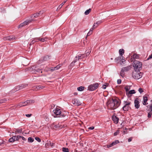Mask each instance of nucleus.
Here are the masks:
<instances>
[{
	"label": "nucleus",
	"mask_w": 152,
	"mask_h": 152,
	"mask_svg": "<svg viewBox=\"0 0 152 152\" xmlns=\"http://www.w3.org/2000/svg\"><path fill=\"white\" fill-rule=\"evenodd\" d=\"M121 101L119 99H112L108 101L107 105L109 108L112 110H114L120 105Z\"/></svg>",
	"instance_id": "nucleus-1"
},
{
	"label": "nucleus",
	"mask_w": 152,
	"mask_h": 152,
	"mask_svg": "<svg viewBox=\"0 0 152 152\" xmlns=\"http://www.w3.org/2000/svg\"><path fill=\"white\" fill-rule=\"evenodd\" d=\"M44 68V66L42 65L40 66L34 65L30 68L29 70L32 73H36L37 72L42 73V69Z\"/></svg>",
	"instance_id": "nucleus-2"
},
{
	"label": "nucleus",
	"mask_w": 152,
	"mask_h": 152,
	"mask_svg": "<svg viewBox=\"0 0 152 152\" xmlns=\"http://www.w3.org/2000/svg\"><path fill=\"white\" fill-rule=\"evenodd\" d=\"M54 114L53 115L54 117H64L66 116V114L63 112H62L60 109L56 108L53 110Z\"/></svg>",
	"instance_id": "nucleus-3"
},
{
	"label": "nucleus",
	"mask_w": 152,
	"mask_h": 152,
	"mask_svg": "<svg viewBox=\"0 0 152 152\" xmlns=\"http://www.w3.org/2000/svg\"><path fill=\"white\" fill-rule=\"evenodd\" d=\"M133 65L135 71H140L142 69V63L139 61L134 60L133 62Z\"/></svg>",
	"instance_id": "nucleus-4"
},
{
	"label": "nucleus",
	"mask_w": 152,
	"mask_h": 152,
	"mask_svg": "<svg viewBox=\"0 0 152 152\" xmlns=\"http://www.w3.org/2000/svg\"><path fill=\"white\" fill-rule=\"evenodd\" d=\"M143 75V73L140 71H135L132 73L133 77L135 79H138L142 77Z\"/></svg>",
	"instance_id": "nucleus-5"
},
{
	"label": "nucleus",
	"mask_w": 152,
	"mask_h": 152,
	"mask_svg": "<svg viewBox=\"0 0 152 152\" xmlns=\"http://www.w3.org/2000/svg\"><path fill=\"white\" fill-rule=\"evenodd\" d=\"M99 85V84L97 83L91 85L88 87V90L90 91H93L98 88Z\"/></svg>",
	"instance_id": "nucleus-6"
},
{
	"label": "nucleus",
	"mask_w": 152,
	"mask_h": 152,
	"mask_svg": "<svg viewBox=\"0 0 152 152\" xmlns=\"http://www.w3.org/2000/svg\"><path fill=\"white\" fill-rule=\"evenodd\" d=\"M33 20V19H31L30 20H26L23 23H21L19 26H18V28H19L20 27H23L28 24L29 23H30Z\"/></svg>",
	"instance_id": "nucleus-7"
},
{
	"label": "nucleus",
	"mask_w": 152,
	"mask_h": 152,
	"mask_svg": "<svg viewBox=\"0 0 152 152\" xmlns=\"http://www.w3.org/2000/svg\"><path fill=\"white\" fill-rule=\"evenodd\" d=\"M50 59V57L48 55H46L42 57L39 60L38 63H41L45 61H48Z\"/></svg>",
	"instance_id": "nucleus-8"
},
{
	"label": "nucleus",
	"mask_w": 152,
	"mask_h": 152,
	"mask_svg": "<svg viewBox=\"0 0 152 152\" xmlns=\"http://www.w3.org/2000/svg\"><path fill=\"white\" fill-rule=\"evenodd\" d=\"M72 103L75 105L77 106L80 105L81 104L80 102L77 99H74L72 101Z\"/></svg>",
	"instance_id": "nucleus-9"
},
{
	"label": "nucleus",
	"mask_w": 152,
	"mask_h": 152,
	"mask_svg": "<svg viewBox=\"0 0 152 152\" xmlns=\"http://www.w3.org/2000/svg\"><path fill=\"white\" fill-rule=\"evenodd\" d=\"M17 136H12L11 138H10L9 141V142H14L15 141H18V140H17Z\"/></svg>",
	"instance_id": "nucleus-10"
},
{
	"label": "nucleus",
	"mask_w": 152,
	"mask_h": 152,
	"mask_svg": "<svg viewBox=\"0 0 152 152\" xmlns=\"http://www.w3.org/2000/svg\"><path fill=\"white\" fill-rule=\"evenodd\" d=\"M112 119L115 124H117L118 122L119 118L116 116L113 115L112 116Z\"/></svg>",
	"instance_id": "nucleus-11"
},
{
	"label": "nucleus",
	"mask_w": 152,
	"mask_h": 152,
	"mask_svg": "<svg viewBox=\"0 0 152 152\" xmlns=\"http://www.w3.org/2000/svg\"><path fill=\"white\" fill-rule=\"evenodd\" d=\"M131 68V66H128L125 67H123L122 68V71H124V72H127Z\"/></svg>",
	"instance_id": "nucleus-12"
},
{
	"label": "nucleus",
	"mask_w": 152,
	"mask_h": 152,
	"mask_svg": "<svg viewBox=\"0 0 152 152\" xmlns=\"http://www.w3.org/2000/svg\"><path fill=\"white\" fill-rule=\"evenodd\" d=\"M61 66V64H58L56 66L54 67H51V68L50 69V71L52 72L53 71L57 70L59 69Z\"/></svg>",
	"instance_id": "nucleus-13"
},
{
	"label": "nucleus",
	"mask_w": 152,
	"mask_h": 152,
	"mask_svg": "<svg viewBox=\"0 0 152 152\" xmlns=\"http://www.w3.org/2000/svg\"><path fill=\"white\" fill-rule=\"evenodd\" d=\"M134 103L135 107L137 109H138L140 106L139 101L137 99H135L134 101Z\"/></svg>",
	"instance_id": "nucleus-14"
},
{
	"label": "nucleus",
	"mask_w": 152,
	"mask_h": 152,
	"mask_svg": "<svg viewBox=\"0 0 152 152\" xmlns=\"http://www.w3.org/2000/svg\"><path fill=\"white\" fill-rule=\"evenodd\" d=\"M45 145L46 146H50L52 148H53L54 146L55 143L49 141L48 142H47V143Z\"/></svg>",
	"instance_id": "nucleus-15"
},
{
	"label": "nucleus",
	"mask_w": 152,
	"mask_h": 152,
	"mask_svg": "<svg viewBox=\"0 0 152 152\" xmlns=\"http://www.w3.org/2000/svg\"><path fill=\"white\" fill-rule=\"evenodd\" d=\"M131 108L129 106H126L124 105L122 108L123 110L124 111H127L129 109H131Z\"/></svg>",
	"instance_id": "nucleus-16"
},
{
	"label": "nucleus",
	"mask_w": 152,
	"mask_h": 152,
	"mask_svg": "<svg viewBox=\"0 0 152 152\" xmlns=\"http://www.w3.org/2000/svg\"><path fill=\"white\" fill-rule=\"evenodd\" d=\"M42 12L40 11L38 13L37 12L36 13H35V14H33V15H32L31 17L33 18H35L37 17H38L39 15L42 14Z\"/></svg>",
	"instance_id": "nucleus-17"
},
{
	"label": "nucleus",
	"mask_w": 152,
	"mask_h": 152,
	"mask_svg": "<svg viewBox=\"0 0 152 152\" xmlns=\"http://www.w3.org/2000/svg\"><path fill=\"white\" fill-rule=\"evenodd\" d=\"M27 86V84H21L19 85V88L18 89H17L16 91H18L20 90L21 89L24 88H26Z\"/></svg>",
	"instance_id": "nucleus-18"
},
{
	"label": "nucleus",
	"mask_w": 152,
	"mask_h": 152,
	"mask_svg": "<svg viewBox=\"0 0 152 152\" xmlns=\"http://www.w3.org/2000/svg\"><path fill=\"white\" fill-rule=\"evenodd\" d=\"M148 100V97L146 96H143V104L144 105H146V102Z\"/></svg>",
	"instance_id": "nucleus-19"
},
{
	"label": "nucleus",
	"mask_w": 152,
	"mask_h": 152,
	"mask_svg": "<svg viewBox=\"0 0 152 152\" xmlns=\"http://www.w3.org/2000/svg\"><path fill=\"white\" fill-rule=\"evenodd\" d=\"M25 102L26 103V105H27V104H30V103H34L35 102L34 100H27L25 101Z\"/></svg>",
	"instance_id": "nucleus-20"
},
{
	"label": "nucleus",
	"mask_w": 152,
	"mask_h": 152,
	"mask_svg": "<svg viewBox=\"0 0 152 152\" xmlns=\"http://www.w3.org/2000/svg\"><path fill=\"white\" fill-rule=\"evenodd\" d=\"M131 57H132L133 59H138L139 58L140 56L139 54L134 53Z\"/></svg>",
	"instance_id": "nucleus-21"
},
{
	"label": "nucleus",
	"mask_w": 152,
	"mask_h": 152,
	"mask_svg": "<svg viewBox=\"0 0 152 152\" xmlns=\"http://www.w3.org/2000/svg\"><path fill=\"white\" fill-rule=\"evenodd\" d=\"M18 106H19L20 107L26 106V103L25 101L20 102L19 103Z\"/></svg>",
	"instance_id": "nucleus-22"
},
{
	"label": "nucleus",
	"mask_w": 152,
	"mask_h": 152,
	"mask_svg": "<svg viewBox=\"0 0 152 152\" xmlns=\"http://www.w3.org/2000/svg\"><path fill=\"white\" fill-rule=\"evenodd\" d=\"M8 40L10 41H13L16 39V38L13 36H9Z\"/></svg>",
	"instance_id": "nucleus-23"
},
{
	"label": "nucleus",
	"mask_w": 152,
	"mask_h": 152,
	"mask_svg": "<svg viewBox=\"0 0 152 152\" xmlns=\"http://www.w3.org/2000/svg\"><path fill=\"white\" fill-rule=\"evenodd\" d=\"M119 52L120 55L121 56H123V54L124 53V50L123 49H121L119 50Z\"/></svg>",
	"instance_id": "nucleus-24"
},
{
	"label": "nucleus",
	"mask_w": 152,
	"mask_h": 152,
	"mask_svg": "<svg viewBox=\"0 0 152 152\" xmlns=\"http://www.w3.org/2000/svg\"><path fill=\"white\" fill-rule=\"evenodd\" d=\"M21 138L24 141H26V139L23 136L18 135L17 136V140H19Z\"/></svg>",
	"instance_id": "nucleus-25"
},
{
	"label": "nucleus",
	"mask_w": 152,
	"mask_h": 152,
	"mask_svg": "<svg viewBox=\"0 0 152 152\" xmlns=\"http://www.w3.org/2000/svg\"><path fill=\"white\" fill-rule=\"evenodd\" d=\"M121 56H118L115 59V61L117 63H118L119 61L121 60Z\"/></svg>",
	"instance_id": "nucleus-26"
},
{
	"label": "nucleus",
	"mask_w": 152,
	"mask_h": 152,
	"mask_svg": "<svg viewBox=\"0 0 152 152\" xmlns=\"http://www.w3.org/2000/svg\"><path fill=\"white\" fill-rule=\"evenodd\" d=\"M80 60L85 58L86 57V55L85 54H80L78 56Z\"/></svg>",
	"instance_id": "nucleus-27"
},
{
	"label": "nucleus",
	"mask_w": 152,
	"mask_h": 152,
	"mask_svg": "<svg viewBox=\"0 0 152 152\" xmlns=\"http://www.w3.org/2000/svg\"><path fill=\"white\" fill-rule=\"evenodd\" d=\"M119 143V141L118 140H116L114 141L113 142L111 143V145H112L113 146V145H116L118 143Z\"/></svg>",
	"instance_id": "nucleus-28"
},
{
	"label": "nucleus",
	"mask_w": 152,
	"mask_h": 152,
	"mask_svg": "<svg viewBox=\"0 0 152 152\" xmlns=\"http://www.w3.org/2000/svg\"><path fill=\"white\" fill-rule=\"evenodd\" d=\"M135 93V90H132L130 91L127 94V95H129V94H133Z\"/></svg>",
	"instance_id": "nucleus-29"
},
{
	"label": "nucleus",
	"mask_w": 152,
	"mask_h": 152,
	"mask_svg": "<svg viewBox=\"0 0 152 152\" xmlns=\"http://www.w3.org/2000/svg\"><path fill=\"white\" fill-rule=\"evenodd\" d=\"M77 89L79 91H82L84 89V87L82 86H80L77 88Z\"/></svg>",
	"instance_id": "nucleus-30"
},
{
	"label": "nucleus",
	"mask_w": 152,
	"mask_h": 152,
	"mask_svg": "<svg viewBox=\"0 0 152 152\" xmlns=\"http://www.w3.org/2000/svg\"><path fill=\"white\" fill-rule=\"evenodd\" d=\"M7 101V99L5 98L0 99V104H1Z\"/></svg>",
	"instance_id": "nucleus-31"
},
{
	"label": "nucleus",
	"mask_w": 152,
	"mask_h": 152,
	"mask_svg": "<svg viewBox=\"0 0 152 152\" xmlns=\"http://www.w3.org/2000/svg\"><path fill=\"white\" fill-rule=\"evenodd\" d=\"M124 105H126V106H129L131 104V103L129 101H124Z\"/></svg>",
	"instance_id": "nucleus-32"
},
{
	"label": "nucleus",
	"mask_w": 152,
	"mask_h": 152,
	"mask_svg": "<svg viewBox=\"0 0 152 152\" xmlns=\"http://www.w3.org/2000/svg\"><path fill=\"white\" fill-rule=\"evenodd\" d=\"M62 151L64 152H69V150L68 148L63 147L62 148Z\"/></svg>",
	"instance_id": "nucleus-33"
},
{
	"label": "nucleus",
	"mask_w": 152,
	"mask_h": 152,
	"mask_svg": "<svg viewBox=\"0 0 152 152\" xmlns=\"http://www.w3.org/2000/svg\"><path fill=\"white\" fill-rule=\"evenodd\" d=\"M91 9L90 8L88 10H86L85 12V14L86 15H87L89 14V13L91 11Z\"/></svg>",
	"instance_id": "nucleus-34"
},
{
	"label": "nucleus",
	"mask_w": 152,
	"mask_h": 152,
	"mask_svg": "<svg viewBox=\"0 0 152 152\" xmlns=\"http://www.w3.org/2000/svg\"><path fill=\"white\" fill-rule=\"evenodd\" d=\"M34 141L33 138L31 137H29L28 138V141L29 142H32Z\"/></svg>",
	"instance_id": "nucleus-35"
},
{
	"label": "nucleus",
	"mask_w": 152,
	"mask_h": 152,
	"mask_svg": "<svg viewBox=\"0 0 152 152\" xmlns=\"http://www.w3.org/2000/svg\"><path fill=\"white\" fill-rule=\"evenodd\" d=\"M37 90H38L40 89H42L44 88V86L40 85L37 86Z\"/></svg>",
	"instance_id": "nucleus-36"
},
{
	"label": "nucleus",
	"mask_w": 152,
	"mask_h": 152,
	"mask_svg": "<svg viewBox=\"0 0 152 152\" xmlns=\"http://www.w3.org/2000/svg\"><path fill=\"white\" fill-rule=\"evenodd\" d=\"M79 60H80V59L79 58L78 56H75V59L73 61V62H74V63H75L76 61H77Z\"/></svg>",
	"instance_id": "nucleus-37"
},
{
	"label": "nucleus",
	"mask_w": 152,
	"mask_h": 152,
	"mask_svg": "<svg viewBox=\"0 0 152 152\" xmlns=\"http://www.w3.org/2000/svg\"><path fill=\"white\" fill-rule=\"evenodd\" d=\"M47 37L42 38L40 39V41L41 42H44V41H46V40L48 39Z\"/></svg>",
	"instance_id": "nucleus-38"
},
{
	"label": "nucleus",
	"mask_w": 152,
	"mask_h": 152,
	"mask_svg": "<svg viewBox=\"0 0 152 152\" xmlns=\"http://www.w3.org/2000/svg\"><path fill=\"white\" fill-rule=\"evenodd\" d=\"M66 0L65 1H64L62 4H61L58 7H59V9H60L62 7L63 5L65 4V3L66 2Z\"/></svg>",
	"instance_id": "nucleus-39"
},
{
	"label": "nucleus",
	"mask_w": 152,
	"mask_h": 152,
	"mask_svg": "<svg viewBox=\"0 0 152 152\" xmlns=\"http://www.w3.org/2000/svg\"><path fill=\"white\" fill-rule=\"evenodd\" d=\"M122 58L121 59V61L122 63H123L124 62L126 61V60L125 59V58L123 56H121Z\"/></svg>",
	"instance_id": "nucleus-40"
},
{
	"label": "nucleus",
	"mask_w": 152,
	"mask_h": 152,
	"mask_svg": "<svg viewBox=\"0 0 152 152\" xmlns=\"http://www.w3.org/2000/svg\"><path fill=\"white\" fill-rule=\"evenodd\" d=\"M120 75L121 76L123 77L124 75V71H122V69H121V71L120 72Z\"/></svg>",
	"instance_id": "nucleus-41"
},
{
	"label": "nucleus",
	"mask_w": 152,
	"mask_h": 152,
	"mask_svg": "<svg viewBox=\"0 0 152 152\" xmlns=\"http://www.w3.org/2000/svg\"><path fill=\"white\" fill-rule=\"evenodd\" d=\"M130 88L129 86H126L125 87V89L126 90V92H127L129 90Z\"/></svg>",
	"instance_id": "nucleus-42"
},
{
	"label": "nucleus",
	"mask_w": 152,
	"mask_h": 152,
	"mask_svg": "<svg viewBox=\"0 0 152 152\" xmlns=\"http://www.w3.org/2000/svg\"><path fill=\"white\" fill-rule=\"evenodd\" d=\"M119 133V130H117L115 132L114 134V136H116Z\"/></svg>",
	"instance_id": "nucleus-43"
},
{
	"label": "nucleus",
	"mask_w": 152,
	"mask_h": 152,
	"mask_svg": "<svg viewBox=\"0 0 152 152\" xmlns=\"http://www.w3.org/2000/svg\"><path fill=\"white\" fill-rule=\"evenodd\" d=\"M35 41V42H37L40 41V38H35L33 39Z\"/></svg>",
	"instance_id": "nucleus-44"
},
{
	"label": "nucleus",
	"mask_w": 152,
	"mask_h": 152,
	"mask_svg": "<svg viewBox=\"0 0 152 152\" xmlns=\"http://www.w3.org/2000/svg\"><path fill=\"white\" fill-rule=\"evenodd\" d=\"M22 132V129H20L19 130H17V131L15 132V134H17V132L21 133Z\"/></svg>",
	"instance_id": "nucleus-45"
},
{
	"label": "nucleus",
	"mask_w": 152,
	"mask_h": 152,
	"mask_svg": "<svg viewBox=\"0 0 152 152\" xmlns=\"http://www.w3.org/2000/svg\"><path fill=\"white\" fill-rule=\"evenodd\" d=\"M35 139L39 142H40L41 141L40 139L38 137H36L35 138Z\"/></svg>",
	"instance_id": "nucleus-46"
},
{
	"label": "nucleus",
	"mask_w": 152,
	"mask_h": 152,
	"mask_svg": "<svg viewBox=\"0 0 152 152\" xmlns=\"http://www.w3.org/2000/svg\"><path fill=\"white\" fill-rule=\"evenodd\" d=\"M9 36L5 37H3V39L4 40H8Z\"/></svg>",
	"instance_id": "nucleus-47"
},
{
	"label": "nucleus",
	"mask_w": 152,
	"mask_h": 152,
	"mask_svg": "<svg viewBox=\"0 0 152 152\" xmlns=\"http://www.w3.org/2000/svg\"><path fill=\"white\" fill-rule=\"evenodd\" d=\"M35 42V41H34V39H33L31 42V43L30 44V45H31L33 44Z\"/></svg>",
	"instance_id": "nucleus-48"
},
{
	"label": "nucleus",
	"mask_w": 152,
	"mask_h": 152,
	"mask_svg": "<svg viewBox=\"0 0 152 152\" xmlns=\"http://www.w3.org/2000/svg\"><path fill=\"white\" fill-rule=\"evenodd\" d=\"M18 88H19V87L18 86H16L15 87V88L13 89V90H14V91H16V90H17V89H18Z\"/></svg>",
	"instance_id": "nucleus-49"
},
{
	"label": "nucleus",
	"mask_w": 152,
	"mask_h": 152,
	"mask_svg": "<svg viewBox=\"0 0 152 152\" xmlns=\"http://www.w3.org/2000/svg\"><path fill=\"white\" fill-rule=\"evenodd\" d=\"M138 91L140 93H141L143 92V89L141 88L139 89Z\"/></svg>",
	"instance_id": "nucleus-50"
},
{
	"label": "nucleus",
	"mask_w": 152,
	"mask_h": 152,
	"mask_svg": "<svg viewBox=\"0 0 152 152\" xmlns=\"http://www.w3.org/2000/svg\"><path fill=\"white\" fill-rule=\"evenodd\" d=\"M117 83L118 84H120L121 83V79H118L117 81Z\"/></svg>",
	"instance_id": "nucleus-51"
},
{
	"label": "nucleus",
	"mask_w": 152,
	"mask_h": 152,
	"mask_svg": "<svg viewBox=\"0 0 152 152\" xmlns=\"http://www.w3.org/2000/svg\"><path fill=\"white\" fill-rule=\"evenodd\" d=\"M96 25V23H94L93 25V28H96L98 26V25Z\"/></svg>",
	"instance_id": "nucleus-52"
},
{
	"label": "nucleus",
	"mask_w": 152,
	"mask_h": 152,
	"mask_svg": "<svg viewBox=\"0 0 152 152\" xmlns=\"http://www.w3.org/2000/svg\"><path fill=\"white\" fill-rule=\"evenodd\" d=\"M102 22V21L101 20L98 21H97L96 23V24H97V25H98H98L99 24H100V23H101Z\"/></svg>",
	"instance_id": "nucleus-53"
},
{
	"label": "nucleus",
	"mask_w": 152,
	"mask_h": 152,
	"mask_svg": "<svg viewBox=\"0 0 152 152\" xmlns=\"http://www.w3.org/2000/svg\"><path fill=\"white\" fill-rule=\"evenodd\" d=\"M36 87H37V86H34L33 87V90L35 91H37V88Z\"/></svg>",
	"instance_id": "nucleus-54"
},
{
	"label": "nucleus",
	"mask_w": 152,
	"mask_h": 152,
	"mask_svg": "<svg viewBox=\"0 0 152 152\" xmlns=\"http://www.w3.org/2000/svg\"><path fill=\"white\" fill-rule=\"evenodd\" d=\"M151 58H152V53L147 58V60H149Z\"/></svg>",
	"instance_id": "nucleus-55"
},
{
	"label": "nucleus",
	"mask_w": 152,
	"mask_h": 152,
	"mask_svg": "<svg viewBox=\"0 0 152 152\" xmlns=\"http://www.w3.org/2000/svg\"><path fill=\"white\" fill-rule=\"evenodd\" d=\"M151 113L150 112L148 113V118H150L151 117Z\"/></svg>",
	"instance_id": "nucleus-56"
},
{
	"label": "nucleus",
	"mask_w": 152,
	"mask_h": 152,
	"mask_svg": "<svg viewBox=\"0 0 152 152\" xmlns=\"http://www.w3.org/2000/svg\"><path fill=\"white\" fill-rule=\"evenodd\" d=\"M32 115V114H26L25 115L27 117H29L30 116H31Z\"/></svg>",
	"instance_id": "nucleus-57"
},
{
	"label": "nucleus",
	"mask_w": 152,
	"mask_h": 152,
	"mask_svg": "<svg viewBox=\"0 0 152 152\" xmlns=\"http://www.w3.org/2000/svg\"><path fill=\"white\" fill-rule=\"evenodd\" d=\"M90 52L91 51H89L88 52H86V54H85L86 55V56H87V55H89Z\"/></svg>",
	"instance_id": "nucleus-58"
},
{
	"label": "nucleus",
	"mask_w": 152,
	"mask_h": 152,
	"mask_svg": "<svg viewBox=\"0 0 152 152\" xmlns=\"http://www.w3.org/2000/svg\"><path fill=\"white\" fill-rule=\"evenodd\" d=\"M92 33V32L89 31L87 34V36H88L90 35Z\"/></svg>",
	"instance_id": "nucleus-59"
},
{
	"label": "nucleus",
	"mask_w": 152,
	"mask_h": 152,
	"mask_svg": "<svg viewBox=\"0 0 152 152\" xmlns=\"http://www.w3.org/2000/svg\"><path fill=\"white\" fill-rule=\"evenodd\" d=\"M50 69H48V68L46 67L44 69V71H48L50 70Z\"/></svg>",
	"instance_id": "nucleus-60"
},
{
	"label": "nucleus",
	"mask_w": 152,
	"mask_h": 152,
	"mask_svg": "<svg viewBox=\"0 0 152 152\" xmlns=\"http://www.w3.org/2000/svg\"><path fill=\"white\" fill-rule=\"evenodd\" d=\"M149 108L151 110V112H152V104L150 106Z\"/></svg>",
	"instance_id": "nucleus-61"
},
{
	"label": "nucleus",
	"mask_w": 152,
	"mask_h": 152,
	"mask_svg": "<svg viewBox=\"0 0 152 152\" xmlns=\"http://www.w3.org/2000/svg\"><path fill=\"white\" fill-rule=\"evenodd\" d=\"M74 63V62H73V61L71 63V64H70V66H73L74 65V63Z\"/></svg>",
	"instance_id": "nucleus-62"
},
{
	"label": "nucleus",
	"mask_w": 152,
	"mask_h": 152,
	"mask_svg": "<svg viewBox=\"0 0 152 152\" xmlns=\"http://www.w3.org/2000/svg\"><path fill=\"white\" fill-rule=\"evenodd\" d=\"M113 146L112 145H111V143L109 145H107V147L108 148H109L112 147Z\"/></svg>",
	"instance_id": "nucleus-63"
},
{
	"label": "nucleus",
	"mask_w": 152,
	"mask_h": 152,
	"mask_svg": "<svg viewBox=\"0 0 152 152\" xmlns=\"http://www.w3.org/2000/svg\"><path fill=\"white\" fill-rule=\"evenodd\" d=\"M132 137H130L128 139V142H129L132 141Z\"/></svg>",
	"instance_id": "nucleus-64"
}]
</instances>
